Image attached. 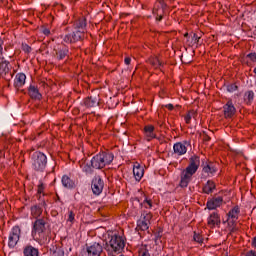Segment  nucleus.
<instances>
[{"label":"nucleus","mask_w":256,"mask_h":256,"mask_svg":"<svg viewBox=\"0 0 256 256\" xmlns=\"http://www.w3.org/2000/svg\"><path fill=\"white\" fill-rule=\"evenodd\" d=\"M98 237L101 239L97 243L98 247L107 249V251H114V253H121L125 249V239L121 236H111L103 226L98 227Z\"/></svg>","instance_id":"1"},{"label":"nucleus","mask_w":256,"mask_h":256,"mask_svg":"<svg viewBox=\"0 0 256 256\" xmlns=\"http://www.w3.org/2000/svg\"><path fill=\"white\" fill-rule=\"evenodd\" d=\"M85 31H87V20L82 17L75 21L73 33L65 34L62 36V39L64 43H77V41H83L85 38Z\"/></svg>","instance_id":"2"},{"label":"nucleus","mask_w":256,"mask_h":256,"mask_svg":"<svg viewBox=\"0 0 256 256\" xmlns=\"http://www.w3.org/2000/svg\"><path fill=\"white\" fill-rule=\"evenodd\" d=\"M201 166V158L193 155L189 158V164L181 174L180 187H187L191 183V179Z\"/></svg>","instance_id":"3"},{"label":"nucleus","mask_w":256,"mask_h":256,"mask_svg":"<svg viewBox=\"0 0 256 256\" xmlns=\"http://www.w3.org/2000/svg\"><path fill=\"white\" fill-rule=\"evenodd\" d=\"M32 168L34 171H45L47 167V156L42 152H34L31 156Z\"/></svg>","instance_id":"4"},{"label":"nucleus","mask_w":256,"mask_h":256,"mask_svg":"<svg viewBox=\"0 0 256 256\" xmlns=\"http://www.w3.org/2000/svg\"><path fill=\"white\" fill-rule=\"evenodd\" d=\"M113 159V153L107 149H102L98 155V169H103L106 165H110Z\"/></svg>","instance_id":"5"},{"label":"nucleus","mask_w":256,"mask_h":256,"mask_svg":"<svg viewBox=\"0 0 256 256\" xmlns=\"http://www.w3.org/2000/svg\"><path fill=\"white\" fill-rule=\"evenodd\" d=\"M153 214L151 212H144L141 215V219L137 221L136 231H147L151 225Z\"/></svg>","instance_id":"6"},{"label":"nucleus","mask_w":256,"mask_h":256,"mask_svg":"<svg viewBox=\"0 0 256 256\" xmlns=\"http://www.w3.org/2000/svg\"><path fill=\"white\" fill-rule=\"evenodd\" d=\"M20 238H21V228L19 226H14L8 238L9 247H15L17 243H19Z\"/></svg>","instance_id":"7"},{"label":"nucleus","mask_w":256,"mask_h":256,"mask_svg":"<svg viewBox=\"0 0 256 256\" xmlns=\"http://www.w3.org/2000/svg\"><path fill=\"white\" fill-rule=\"evenodd\" d=\"M80 167L82 168V171L86 173V175H93L95 169L97 168V158L93 156L91 160L81 164Z\"/></svg>","instance_id":"8"},{"label":"nucleus","mask_w":256,"mask_h":256,"mask_svg":"<svg viewBox=\"0 0 256 256\" xmlns=\"http://www.w3.org/2000/svg\"><path fill=\"white\" fill-rule=\"evenodd\" d=\"M34 235L37 236V233H45L47 231V218H38L33 225Z\"/></svg>","instance_id":"9"},{"label":"nucleus","mask_w":256,"mask_h":256,"mask_svg":"<svg viewBox=\"0 0 256 256\" xmlns=\"http://www.w3.org/2000/svg\"><path fill=\"white\" fill-rule=\"evenodd\" d=\"M217 171V163L208 161L205 164H203L202 172L206 173L208 177H213V175H215Z\"/></svg>","instance_id":"10"},{"label":"nucleus","mask_w":256,"mask_h":256,"mask_svg":"<svg viewBox=\"0 0 256 256\" xmlns=\"http://www.w3.org/2000/svg\"><path fill=\"white\" fill-rule=\"evenodd\" d=\"M223 205V197H213L208 199L206 207L209 209V211H213Z\"/></svg>","instance_id":"11"},{"label":"nucleus","mask_w":256,"mask_h":256,"mask_svg":"<svg viewBox=\"0 0 256 256\" xmlns=\"http://www.w3.org/2000/svg\"><path fill=\"white\" fill-rule=\"evenodd\" d=\"M208 227L214 229V227H221V217L219 213L213 212L209 215L207 219Z\"/></svg>","instance_id":"12"},{"label":"nucleus","mask_w":256,"mask_h":256,"mask_svg":"<svg viewBox=\"0 0 256 256\" xmlns=\"http://www.w3.org/2000/svg\"><path fill=\"white\" fill-rule=\"evenodd\" d=\"M223 112L224 117L226 119H231L235 113H237V109L235 108V105H233V102L229 100L224 106H223Z\"/></svg>","instance_id":"13"},{"label":"nucleus","mask_w":256,"mask_h":256,"mask_svg":"<svg viewBox=\"0 0 256 256\" xmlns=\"http://www.w3.org/2000/svg\"><path fill=\"white\" fill-rule=\"evenodd\" d=\"M187 145H189V142L183 141V142H177L173 146V151L175 155H178L181 157V155H185L187 153Z\"/></svg>","instance_id":"14"},{"label":"nucleus","mask_w":256,"mask_h":256,"mask_svg":"<svg viewBox=\"0 0 256 256\" xmlns=\"http://www.w3.org/2000/svg\"><path fill=\"white\" fill-rule=\"evenodd\" d=\"M239 213H241V211L239 210V206H235L228 212V225H233L237 221V219H239Z\"/></svg>","instance_id":"15"},{"label":"nucleus","mask_w":256,"mask_h":256,"mask_svg":"<svg viewBox=\"0 0 256 256\" xmlns=\"http://www.w3.org/2000/svg\"><path fill=\"white\" fill-rule=\"evenodd\" d=\"M34 237H36V240L40 245H48V243L51 241L49 231L47 230L45 232H38L36 236L34 235Z\"/></svg>","instance_id":"16"},{"label":"nucleus","mask_w":256,"mask_h":256,"mask_svg":"<svg viewBox=\"0 0 256 256\" xmlns=\"http://www.w3.org/2000/svg\"><path fill=\"white\" fill-rule=\"evenodd\" d=\"M133 175L136 181H141V179H143V175H145V169L141 167V164L137 162L134 164Z\"/></svg>","instance_id":"17"},{"label":"nucleus","mask_w":256,"mask_h":256,"mask_svg":"<svg viewBox=\"0 0 256 256\" xmlns=\"http://www.w3.org/2000/svg\"><path fill=\"white\" fill-rule=\"evenodd\" d=\"M55 51V57L58 61H63V59H65V57H67L69 55V49H67V47L62 46L58 49H54Z\"/></svg>","instance_id":"18"},{"label":"nucleus","mask_w":256,"mask_h":256,"mask_svg":"<svg viewBox=\"0 0 256 256\" xmlns=\"http://www.w3.org/2000/svg\"><path fill=\"white\" fill-rule=\"evenodd\" d=\"M215 189H217V185L215 184V182L213 180H208L203 186L202 191L206 195H211V193H213Z\"/></svg>","instance_id":"19"},{"label":"nucleus","mask_w":256,"mask_h":256,"mask_svg":"<svg viewBox=\"0 0 256 256\" xmlns=\"http://www.w3.org/2000/svg\"><path fill=\"white\" fill-rule=\"evenodd\" d=\"M27 80V76L24 73H18L14 80V87L19 89L25 85V81Z\"/></svg>","instance_id":"20"},{"label":"nucleus","mask_w":256,"mask_h":256,"mask_svg":"<svg viewBox=\"0 0 256 256\" xmlns=\"http://www.w3.org/2000/svg\"><path fill=\"white\" fill-rule=\"evenodd\" d=\"M144 133L147 137L148 141H151V139H155L157 135H155V126L153 125H147L144 127Z\"/></svg>","instance_id":"21"},{"label":"nucleus","mask_w":256,"mask_h":256,"mask_svg":"<svg viewBox=\"0 0 256 256\" xmlns=\"http://www.w3.org/2000/svg\"><path fill=\"white\" fill-rule=\"evenodd\" d=\"M9 73V62L5 61V58H0V77H4Z\"/></svg>","instance_id":"22"},{"label":"nucleus","mask_w":256,"mask_h":256,"mask_svg":"<svg viewBox=\"0 0 256 256\" xmlns=\"http://www.w3.org/2000/svg\"><path fill=\"white\" fill-rule=\"evenodd\" d=\"M24 256H39V249L28 245L24 248Z\"/></svg>","instance_id":"23"},{"label":"nucleus","mask_w":256,"mask_h":256,"mask_svg":"<svg viewBox=\"0 0 256 256\" xmlns=\"http://www.w3.org/2000/svg\"><path fill=\"white\" fill-rule=\"evenodd\" d=\"M28 94L31 99H41V93H39V89L36 86L30 85Z\"/></svg>","instance_id":"24"},{"label":"nucleus","mask_w":256,"mask_h":256,"mask_svg":"<svg viewBox=\"0 0 256 256\" xmlns=\"http://www.w3.org/2000/svg\"><path fill=\"white\" fill-rule=\"evenodd\" d=\"M62 185L66 189H73L75 187V181L71 180V178H69V176L64 175L62 177Z\"/></svg>","instance_id":"25"},{"label":"nucleus","mask_w":256,"mask_h":256,"mask_svg":"<svg viewBox=\"0 0 256 256\" xmlns=\"http://www.w3.org/2000/svg\"><path fill=\"white\" fill-rule=\"evenodd\" d=\"M148 63L149 65H151V67H153L154 69H159V67H161V65H163V62H161V60L159 59V57L157 56H152L148 59Z\"/></svg>","instance_id":"26"},{"label":"nucleus","mask_w":256,"mask_h":256,"mask_svg":"<svg viewBox=\"0 0 256 256\" xmlns=\"http://www.w3.org/2000/svg\"><path fill=\"white\" fill-rule=\"evenodd\" d=\"M43 213V209L39 206H33L31 208V215L34 217V219H39Z\"/></svg>","instance_id":"27"},{"label":"nucleus","mask_w":256,"mask_h":256,"mask_svg":"<svg viewBox=\"0 0 256 256\" xmlns=\"http://www.w3.org/2000/svg\"><path fill=\"white\" fill-rule=\"evenodd\" d=\"M253 99H255V93L253 91H247L244 95V101L247 103V105H251L253 103Z\"/></svg>","instance_id":"28"},{"label":"nucleus","mask_w":256,"mask_h":256,"mask_svg":"<svg viewBox=\"0 0 256 256\" xmlns=\"http://www.w3.org/2000/svg\"><path fill=\"white\" fill-rule=\"evenodd\" d=\"M196 117H197V112L195 110H190L188 111L184 119H185V122L189 125V123H191V120L196 119Z\"/></svg>","instance_id":"29"},{"label":"nucleus","mask_w":256,"mask_h":256,"mask_svg":"<svg viewBox=\"0 0 256 256\" xmlns=\"http://www.w3.org/2000/svg\"><path fill=\"white\" fill-rule=\"evenodd\" d=\"M138 256H151V254H149V249L147 248V245H141L138 248Z\"/></svg>","instance_id":"30"},{"label":"nucleus","mask_w":256,"mask_h":256,"mask_svg":"<svg viewBox=\"0 0 256 256\" xmlns=\"http://www.w3.org/2000/svg\"><path fill=\"white\" fill-rule=\"evenodd\" d=\"M87 253L89 256H96L97 255V246L92 245L87 247Z\"/></svg>","instance_id":"31"},{"label":"nucleus","mask_w":256,"mask_h":256,"mask_svg":"<svg viewBox=\"0 0 256 256\" xmlns=\"http://www.w3.org/2000/svg\"><path fill=\"white\" fill-rule=\"evenodd\" d=\"M95 103L96 101L93 99V98H86L85 101H84V105L86 107H95Z\"/></svg>","instance_id":"32"},{"label":"nucleus","mask_w":256,"mask_h":256,"mask_svg":"<svg viewBox=\"0 0 256 256\" xmlns=\"http://www.w3.org/2000/svg\"><path fill=\"white\" fill-rule=\"evenodd\" d=\"M103 187H105V182L101 180V178L98 179V186H97V195L103 192Z\"/></svg>","instance_id":"33"},{"label":"nucleus","mask_w":256,"mask_h":256,"mask_svg":"<svg viewBox=\"0 0 256 256\" xmlns=\"http://www.w3.org/2000/svg\"><path fill=\"white\" fill-rule=\"evenodd\" d=\"M91 190L94 193V195H97V178H94L92 180Z\"/></svg>","instance_id":"34"},{"label":"nucleus","mask_w":256,"mask_h":256,"mask_svg":"<svg viewBox=\"0 0 256 256\" xmlns=\"http://www.w3.org/2000/svg\"><path fill=\"white\" fill-rule=\"evenodd\" d=\"M143 205L146 209H151L153 207V201L151 199H145Z\"/></svg>","instance_id":"35"},{"label":"nucleus","mask_w":256,"mask_h":256,"mask_svg":"<svg viewBox=\"0 0 256 256\" xmlns=\"http://www.w3.org/2000/svg\"><path fill=\"white\" fill-rule=\"evenodd\" d=\"M194 241H196V243H203V237L197 234V232H194Z\"/></svg>","instance_id":"36"},{"label":"nucleus","mask_w":256,"mask_h":256,"mask_svg":"<svg viewBox=\"0 0 256 256\" xmlns=\"http://www.w3.org/2000/svg\"><path fill=\"white\" fill-rule=\"evenodd\" d=\"M153 14L156 15V21L163 20V14H159V10H153Z\"/></svg>","instance_id":"37"},{"label":"nucleus","mask_w":256,"mask_h":256,"mask_svg":"<svg viewBox=\"0 0 256 256\" xmlns=\"http://www.w3.org/2000/svg\"><path fill=\"white\" fill-rule=\"evenodd\" d=\"M246 57L248 59H250V61H252V63H255V61H256V52L249 53L248 55H246Z\"/></svg>","instance_id":"38"},{"label":"nucleus","mask_w":256,"mask_h":256,"mask_svg":"<svg viewBox=\"0 0 256 256\" xmlns=\"http://www.w3.org/2000/svg\"><path fill=\"white\" fill-rule=\"evenodd\" d=\"M68 221H70V223H73V221H75V213H73V211L69 212Z\"/></svg>","instance_id":"39"},{"label":"nucleus","mask_w":256,"mask_h":256,"mask_svg":"<svg viewBox=\"0 0 256 256\" xmlns=\"http://www.w3.org/2000/svg\"><path fill=\"white\" fill-rule=\"evenodd\" d=\"M200 39L201 37H199L197 34H193V40L197 45H199Z\"/></svg>","instance_id":"40"},{"label":"nucleus","mask_w":256,"mask_h":256,"mask_svg":"<svg viewBox=\"0 0 256 256\" xmlns=\"http://www.w3.org/2000/svg\"><path fill=\"white\" fill-rule=\"evenodd\" d=\"M245 256H256V251L249 250L248 252H246Z\"/></svg>","instance_id":"41"},{"label":"nucleus","mask_w":256,"mask_h":256,"mask_svg":"<svg viewBox=\"0 0 256 256\" xmlns=\"http://www.w3.org/2000/svg\"><path fill=\"white\" fill-rule=\"evenodd\" d=\"M3 57V40H0V59Z\"/></svg>","instance_id":"42"},{"label":"nucleus","mask_w":256,"mask_h":256,"mask_svg":"<svg viewBox=\"0 0 256 256\" xmlns=\"http://www.w3.org/2000/svg\"><path fill=\"white\" fill-rule=\"evenodd\" d=\"M228 91H237V85H230Z\"/></svg>","instance_id":"43"},{"label":"nucleus","mask_w":256,"mask_h":256,"mask_svg":"<svg viewBox=\"0 0 256 256\" xmlns=\"http://www.w3.org/2000/svg\"><path fill=\"white\" fill-rule=\"evenodd\" d=\"M166 109H168L169 111H173V109H175V107L173 106V104H167L165 105Z\"/></svg>","instance_id":"44"},{"label":"nucleus","mask_w":256,"mask_h":256,"mask_svg":"<svg viewBox=\"0 0 256 256\" xmlns=\"http://www.w3.org/2000/svg\"><path fill=\"white\" fill-rule=\"evenodd\" d=\"M125 65H131V58L130 57H126L124 59Z\"/></svg>","instance_id":"45"},{"label":"nucleus","mask_w":256,"mask_h":256,"mask_svg":"<svg viewBox=\"0 0 256 256\" xmlns=\"http://www.w3.org/2000/svg\"><path fill=\"white\" fill-rule=\"evenodd\" d=\"M43 33H44V35H50L51 31H49V29H47V28H44Z\"/></svg>","instance_id":"46"},{"label":"nucleus","mask_w":256,"mask_h":256,"mask_svg":"<svg viewBox=\"0 0 256 256\" xmlns=\"http://www.w3.org/2000/svg\"><path fill=\"white\" fill-rule=\"evenodd\" d=\"M43 189H44L43 184L39 185L38 186V193H43Z\"/></svg>","instance_id":"47"},{"label":"nucleus","mask_w":256,"mask_h":256,"mask_svg":"<svg viewBox=\"0 0 256 256\" xmlns=\"http://www.w3.org/2000/svg\"><path fill=\"white\" fill-rule=\"evenodd\" d=\"M24 51H26V53H30L31 52V47L26 45L25 48H24Z\"/></svg>","instance_id":"48"},{"label":"nucleus","mask_w":256,"mask_h":256,"mask_svg":"<svg viewBox=\"0 0 256 256\" xmlns=\"http://www.w3.org/2000/svg\"><path fill=\"white\" fill-rule=\"evenodd\" d=\"M57 200H58V201H61V198H59V196H57Z\"/></svg>","instance_id":"49"},{"label":"nucleus","mask_w":256,"mask_h":256,"mask_svg":"<svg viewBox=\"0 0 256 256\" xmlns=\"http://www.w3.org/2000/svg\"><path fill=\"white\" fill-rule=\"evenodd\" d=\"M99 215H103V214H101L100 212H98V217H99Z\"/></svg>","instance_id":"50"},{"label":"nucleus","mask_w":256,"mask_h":256,"mask_svg":"<svg viewBox=\"0 0 256 256\" xmlns=\"http://www.w3.org/2000/svg\"><path fill=\"white\" fill-rule=\"evenodd\" d=\"M188 35H189V34H188V33H186V34H185V37H187Z\"/></svg>","instance_id":"51"},{"label":"nucleus","mask_w":256,"mask_h":256,"mask_svg":"<svg viewBox=\"0 0 256 256\" xmlns=\"http://www.w3.org/2000/svg\"><path fill=\"white\" fill-rule=\"evenodd\" d=\"M98 105H101V102L98 101Z\"/></svg>","instance_id":"52"}]
</instances>
